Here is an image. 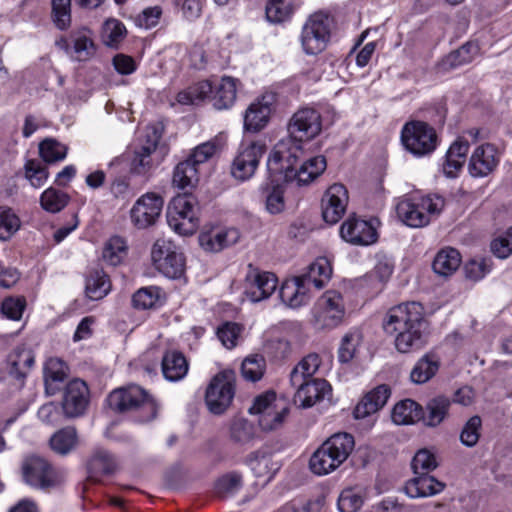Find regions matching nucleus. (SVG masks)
<instances>
[{
  "mask_svg": "<svg viewBox=\"0 0 512 512\" xmlns=\"http://www.w3.org/2000/svg\"><path fill=\"white\" fill-rule=\"evenodd\" d=\"M212 92V82L202 80L180 91L176 96V101L181 105H195L208 97L211 98Z\"/></svg>",
  "mask_w": 512,
  "mask_h": 512,
  "instance_id": "37",
  "label": "nucleus"
},
{
  "mask_svg": "<svg viewBox=\"0 0 512 512\" xmlns=\"http://www.w3.org/2000/svg\"><path fill=\"white\" fill-rule=\"evenodd\" d=\"M460 264V253L454 248H446L436 254L432 268L436 274L448 277L457 271Z\"/></svg>",
  "mask_w": 512,
  "mask_h": 512,
  "instance_id": "35",
  "label": "nucleus"
},
{
  "mask_svg": "<svg viewBox=\"0 0 512 512\" xmlns=\"http://www.w3.org/2000/svg\"><path fill=\"white\" fill-rule=\"evenodd\" d=\"M282 302L290 308H299L311 298V288L304 284L300 276L286 280L280 288Z\"/></svg>",
  "mask_w": 512,
  "mask_h": 512,
  "instance_id": "24",
  "label": "nucleus"
},
{
  "mask_svg": "<svg viewBox=\"0 0 512 512\" xmlns=\"http://www.w3.org/2000/svg\"><path fill=\"white\" fill-rule=\"evenodd\" d=\"M278 279L275 274L259 271L250 266L246 275L245 294L251 302H260L269 298L276 290Z\"/></svg>",
  "mask_w": 512,
  "mask_h": 512,
  "instance_id": "19",
  "label": "nucleus"
},
{
  "mask_svg": "<svg viewBox=\"0 0 512 512\" xmlns=\"http://www.w3.org/2000/svg\"><path fill=\"white\" fill-rule=\"evenodd\" d=\"M52 20L60 30L71 24V0H51Z\"/></svg>",
  "mask_w": 512,
  "mask_h": 512,
  "instance_id": "57",
  "label": "nucleus"
},
{
  "mask_svg": "<svg viewBox=\"0 0 512 512\" xmlns=\"http://www.w3.org/2000/svg\"><path fill=\"white\" fill-rule=\"evenodd\" d=\"M19 228L18 216L10 208L0 207V239H10Z\"/></svg>",
  "mask_w": 512,
  "mask_h": 512,
  "instance_id": "58",
  "label": "nucleus"
},
{
  "mask_svg": "<svg viewBox=\"0 0 512 512\" xmlns=\"http://www.w3.org/2000/svg\"><path fill=\"white\" fill-rule=\"evenodd\" d=\"M340 235L346 242L358 246L374 244L378 239L373 221L356 217H350L342 223Z\"/></svg>",
  "mask_w": 512,
  "mask_h": 512,
  "instance_id": "17",
  "label": "nucleus"
},
{
  "mask_svg": "<svg viewBox=\"0 0 512 512\" xmlns=\"http://www.w3.org/2000/svg\"><path fill=\"white\" fill-rule=\"evenodd\" d=\"M248 464L256 477L267 478V480H270L279 469L278 464L272 460V454L263 449L252 453Z\"/></svg>",
  "mask_w": 512,
  "mask_h": 512,
  "instance_id": "34",
  "label": "nucleus"
},
{
  "mask_svg": "<svg viewBox=\"0 0 512 512\" xmlns=\"http://www.w3.org/2000/svg\"><path fill=\"white\" fill-rule=\"evenodd\" d=\"M393 272V265L388 261H378L372 271L366 276L365 280L371 283L375 288H380L386 282Z\"/></svg>",
  "mask_w": 512,
  "mask_h": 512,
  "instance_id": "63",
  "label": "nucleus"
},
{
  "mask_svg": "<svg viewBox=\"0 0 512 512\" xmlns=\"http://www.w3.org/2000/svg\"><path fill=\"white\" fill-rule=\"evenodd\" d=\"M312 315L313 323L317 329L337 327L345 315L343 297L337 291H326L314 304Z\"/></svg>",
  "mask_w": 512,
  "mask_h": 512,
  "instance_id": "8",
  "label": "nucleus"
},
{
  "mask_svg": "<svg viewBox=\"0 0 512 512\" xmlns=\"http://www.w3.org/2000/svg\"><path fill=\"white\" fill-rule=\"evenodd\" d=\"M332 268L326 258H319L309 265L306 273L300 275L304 284L310 288L321 289L329 281Z\"/></svg>",
  "mask_w": 512,
  "mask_h": 512,
  "instance_id": "32",
  "label": "nucleus"
},
{
  "mask_svg": "<svg viewBox=\"0 0 512 512\" xmlns=\"http://www.w3.org/2000/svg\"><path fill=\"white\" fill-rule=\"evenodd\" d=\"M230 439L239 444H250L256 437V429L253 423L243 417H234L229 423Z\"/></svg>",
  "mask_w": 512,
  "mask_h": 512,
  "instance_id": "41",
  "label": "nucleus"
},
{
  "mask_svg": "<svg viewBox=\"0 0 512 512\" xmlns=\"http://www.w3.org/2000/svg\"><path fill=\"white\" fill-rule=\"evenodd\" d=\"M354 438L348 433H336L328 438L311 456V471L319 476L335 471L354 449Z\"/></svg>",
  "mask_w": 512,
  "mask_h": 512,
  "instance_id": "2",
  "label": "nucleus"
},
{
  "mask_svg": "<svg viewBox=\"0 0 512 512\" xmlns=\"http://www.w3.org/2000/svg\"><path fill=\"white\" fill-rule=\"evenodd\" d=\"M199 181V168L188 159L178 163L173 173V185L179 189L193 188Z\"/></svg>",
  "mask_w": 512,
  "mask_h": 512,
  "instance_id": "40",
  "label": "nucleus"
},
{
  "mask_svg": "<svg viewBox=\"0 0 512 512\" xmlns=\"http://www.w3.org/2000/svg\"><path fill=\"white\" fill-rule=\"evenodd\" d=\"M303 148L288 137L280 140L267 159V170L275 182H293Z\"/></svg>",
  "mask_w": 512,
  "mask_h": 512,
  "instance_id": "3",
  "label": "nucleus"
},
{
  "mask_svg": "<svg viewBox=\"0 0 512 512\" xmlns=\"http://www.w3.org/2000/svg\"><path fill=\"white\" fill-rule=\"evenodd\" d=\"M321 365L320 356L310 353L303 357L290 373L291 384H299L301 381L313 379Z\"/></svg>",
  "mask_w": 512,
  "mask_h": 512,
  "instance_id": "39",
  "label": "nucleus"
},
{
  "mask_svg": "<svg viewBox=\"0 0 512 512\" xmlns=\"http://www.w3.org/2000/svg\"><path fill=\"white\" fill-rule=\"evenodd\" d=\"M126 255V242L119 236L111 237L103 247L102 257L103 260L109 265L117 266L123 261Z\"/></svg>",
  "mask_w": 512,
  "mask_h": 512,
  "instance_id": "51",
  "label": "nucleus"
},
{
  "mask_svg": "<svg viewBox=\"0 0 512 512\" xmlns=\"http://www.w3.org/2000/svg\"><path fill=\"white\" fill-rule=\"evenodd\" d=\"M468 151L469 143L463 138H458L450 145L442 164L443 173L447 177L454 178L457 176L466 161Z\"/></svg>",
  "mask_w": 512,
  "mask_h": 512,
  "instance_id": "29",
  "label": "nucleus"
},
{
  "mask_svg": "<svg viewBox=\"0 0 512 512\" xmlns=\"http://www.w3.org/2000/svg\"><path fill=\"white\" fill-rule=\"evenodd\" d=\"M126 27L117 19H108L102 27L101 37L106 46L117 48L126 36Z\"/></svg>",
  "mask_w": 512,
  "mask_h": 512,
  "instance_id": "53",
  "label": "nucleus"
},
{
  "mask_svg": "<svg viewBox=\"0 0 512 512\" xmlns=\"http://www.w3.org/2000/svg\"><path fill=\"white\" fill-rule=\"evenodd\" d=\"M291 385L297 388L294 403L302 408L314 406L331 393V386L324 379H310Z\"/></svg>",
  "mask_w": 512,
  "mask_h": 512,
  "instance_id": "22",
  "label": "nucleus"
},
{
  "mask_svg": "<svg viewBox=\"0 0 512 512\" xmlns=\"http://www.w3.org/2000/svg\"><path fill=\"white\" fill-rule=\"evenodd\" d=\"M391 394L390 388L385 385H379L368 392L356 405L354 409V417L363 419L380 410L389 399Z\"/></svg>",
  "mask_w": 512,
  "mask_h": 512,
  "instance_id": "25",
  "label": "nucleus"
},
{
  "mask_svg": "<svg viewBox=\"0 0 512 512\" xmlns=\"http://www.w3.org/2000/svg\"><path fill=\"white\" fill-rule=\"evenodd\" d=\"M198 203L192 195H178L167 208V223L179 235L187 236L196 232L199 226Z\"/></svg>",
  "mask_w": 512,
  "mask_h": 512,
  "instance_id": "7",
  "label": "nucleus"
},
{
  "mask_svg": "<svg viewBox=\"0 0 512 512\" xmlns=\"http://www.w3.org/2000/svg\"><path fill=\"white\" fill-rule=\"evenodd\" d=\"M107 401L109 407L117 412L142 411L143 421L151 420L156 415L155 401L138 385L115 389L110 393Z\"/></svg>",
  "mask_w": 512,
  "mask_h": 512,
  "instance_id": "6",
  "label": "nucleus"
},
{
  "mask_svg": "<svg viewBox=\"0 0 512 512\" xmlns=\"http://www.w3.org/2000/svg\"><path fill=\"white\" fill-rule=\"evenodd\" d=\"M161 138V133L156 126H147L144 131L143 141L140 147L135 151L131 164V170L137 175L148 174L156 163L153 154L156 151Z\"/></svg>",
  "mask_w": 512,
  "mask_h": 512,
  "instance_id": "16",
  "label": "nucleus"
},
{
  "mask_svg": "<svg viewBox=\"0 0 512 512\" xmlns=\"http://www.w3.org/2000/svg\"><path fill=\"white\" fill-rule=\"evenodd\" d=\"M293 11L292 0H269L266 6V17L272 23H280L289 19Z\"/></svg>",
  "mask_w": 512,
  "mask_h": 512,
  "instance_id": "54",
  "label": "nucleus"
},
{
  "mask_svg": "<svg viewBox=\"0 0 512 512\" xmlns=\"http://www.w3.org/2000/svg\"><path fill=\"white\" fill-rule=\"evenodd\" d=\"M69 200L70 197L67 193L50 187L42 193L40 204L45 211L57 213L67 206Z\"/></svg>",
  "mask_w": 512,
  "mask_h": 512,
  "instance_id": "52",
  "label": "nucleus"
},
{
  "mask_svg": "<svg viewBox=\"0 0 512 512\" xmlns=\"http://www.w3.org/2000/svg\"><path fill=\"white\" fill-rule=\"evenodd\" d=\"M224 144V138L221 135L216 136L195 147L187 159L199 168L201 164L207 162L217 151L221 150Z\"/></svg>",
  "mask_w": 512,
  "mask_h": 512,
  "instance_id": "48",
  "label": "nucleus"
},
{
  "mask_svg": "<svg viewBox=\"0 0 512 512\" xmlns=\"http://www.w3.org/2000/svg\"><path fill=\"white\" fill-rule=\"evenodd\" d=\"M78 436L74 427H65L52 435L50 438L51 449L60 455L70 453L77 445Z\"/></svg>",
  "mask_w": 512,
  "mask_h": 512,
  "instance_id": "45",
  "label": "nucleus"
},
{
  "mask_svg": "<svg viewBox=\"0 0 512 512\" xmlns=\"http://www.w3.org/2000/svg\"><path fill=\"white\" fill-rule=\"evenodd\" d=\"M234 382L232 371H222L212 378L205 393V403L211 413L223 414L231 405L235 394Z\"/></svg>",
  "mask_w": 512,
  "mask_h": 512,
  "instance_id": "9",
  "label": "nucleus"
},
{
  "mask_svg": "<svg viewBox=\"0 0 512 512\" xmlns=\"http://www.w3.org/2000/svg\"><path fill=\"white\" fill-rule=\"evenodd\" d=\"M163 204V198L154 192L142 195L130 210L132 224L138 229H145L155 224L160 217Z\"/></svg>",
  "mask_w": 512,
  "mask_h": 512,
  "instance_id": "15",
  "label": "nucleus"
},
{
  "mask_svg": "<svg viewBox=\"0 0 512 512\" xmlns=\"http://www.w3.org/2000/svg\"><path fill=\"white\" fill-rule=\"evenodd\" d=\"M243 486V475L237 471H231L220 476L214 485L215 493L221 498L235 496Z\"/></svg>",
  "mask_w": 512,
  "mask_h": 512,
  "instance_id": "46",
  "label": "nucleus"
},
{
  "mask_svg": "<svg viewBox=\"0 0 512 512\" xmlns=\"http://www.w3.org/2000/svg\"><path fill=\"white\" fill-rule=\"evenodd\" d=\"M348 191L342 184H333L322 198V217L326 223L336 224L345 214Z\"/></svg>",
  "mask_w": 512,
  "mask_h": 512,
  "instance_id": "20",
  "label": "nucleus"
},
{
  "mask_svg": "<svg viewBox=\"0 0 512 512\" xmlns=\"http://www.w3.org/2000/svg\"><path fill=\"white\" fill-rule=\"evenodd\" d=\"M326 169V159L324 156H315L303 162L296 169L294 181L298 185H306L320 176Z\"/></svg>",
  "mask_w": 512,
  "mask_h": 512,
  "instance_id": "38",
  "label": "nucleus"
},
{
  "mask_svg": "<svg viewBox=\"0 0 512 512\" xmlns=\"http://www.w3.org/2000/svg\"><path fill=\"white\" fill-rule=\"evenodd\" d=\"M363 335L359 329L349 330L342 338L338 349V360L349 363L355 356L362 343Z\"/></svg>",
  "mask_w": 512,
  "mask_h": 512,
  "instance_id": "47",
  "label": "nucleus"
},
{
  "mask_svg": "<svg viewBox=\"0 0 512 512\" xmlns=\"http://www.w3.org/2000/svg\"><path fill=\"white\" fill-rule=\"evenodd\" d=\"M482 427V420L479 416H472L464 425L460 441L467 447H473L477 444L480 437V430Z\"/></svg>",
  "mask_w": 512,
  "mask_h": 512,
  "instance_id": "62",
  "label": "nucleus"
},
{
  "mask_svg": "<svg viewBox=\"0 0 512 512\" xmlns=\"http://www.w3.org/2000/svg\"><path fill=\"white\" fill-rule=\"evenodd\" d=\"M66 374V364L59 358H50L44 367V380L47 390L51 389L53 384L63 382Z\"/></svg>",
  "mask_w": 512,
  "mask_h": 512,
  "instance_id": "55",
  "label": "nucleus"
},
{
  "mask_svg": "<svg viewBox=\"0 0 512 512\" xmlns=\"http://www.w3.org/2000/svg\"><path fill=\"white\" fill-rule=\"evenodd\" d=\"M439 362L434 355L426 354L414 365L410 378L413 383L424 384L428 382L438 371Z\"/></svg>",
  "mask_w": 512,
  "mask_h": 512,
  "instance_id": "43",
  "label": "nucleus"
},
{
  "mask_svg": "<svg viewBox=\"0 0 512 512\" xmlns=\"http://www.w3.org/2000/svg\"><path fill=\"white\" fill-rule=\"evenodd\" d=\"M265 152L266 145L260 141L242 142L232 162L231 175L240 181L249 180Z\"/></svg>",
  "mask_w": 512,
  "mask_h": 512,
  "instance_id": "12",
  "label": "nucleus"
},
{
  "mask_svg": "<svg viewBox=\"0 0 512 512\" xmlns=\"http://www.w3.org/2000/svg\"><path fill=\"white\" fill-rule=\"evenodd\" d=\"M322 130L320 113L309 107L296 111L288 123V138L295 143L308 142L318 136Z\"/></svg>",
  "mask_w": 512,
  "mask_h": 512,
  "instance_id": "13",
  "label": "nucleus"
},
{
  "mask_svg": "<svg viewBox=\"0 0 512 512\" xmlns=\"http://www.w3.org/2000/svg\"><path fill=\"white\" fill-rule=\"evenodd\" d=\"M114 469V458L104 449H97L88 463V472L91 478L112 473Z\"/></svg>",
  "mask_w": 512,
  "mask_h": 512,
  "instance_id": "49",
  "label": "nucleus"
},
{
  "mask_svg": "<svg viewBox=\"0 0 512 512\" xmlns=\"http://www.w3.org/2000/svg\"><path fill=\"white\" fill-rule=\"evenodd\" d=\"M363 501V488L359 486L348 487L340 493L337 505L340 512H356L363 505Z\"/></svg>",
  "mask_w": 512,
  "mask_h": 512,
  "instance_id": "50",
  "label": "nucleus"
},
{
  "mask_svg": "<svg viewBox=\"0 0 512 512\" xmlns=\"http://www.w3.org/2000/svg\"><path fill=\"white\" fill-rule=\"evenodd\" d=\"M33 364V352L28 348L18 346L8 356V373L13 378L22 381Z\"/></svg>",
  "mask_w": 512,
  "mask_h": 512,
  "instance_id": "30",
  "label": "nucleus"
},
{
  "mask_svg": "<svg viewBox=\"0 0 512 512\" xmlns=\"http://www.w3.org/2000/svg\"><path fill=\"white\" fill-rule=\"evenodd\" d=\"M162 372L168 381L181 380L188 372V363L183 354L177 351L167 352L162 359Z\"/></svg>",
  "mask_w": 512,
  "mask_h": 512,
  "instance_id": "33",
  "label": "nucleus"
},
{
  "mask_svg": "<svg viewBox=\"0 0 512 512\" xmlns=\"http://www.w3.org/2000/svg\"><path fill=\"white\" fill-rule=\"evenodd\" d=\"M491 251L500 259L512 254V227L491 242Z\"/></svg>",
  "mask_w": 512,
  "mask_h": 512,
  "instance_id": "64",
  "label": "nucleus"
},
{
  "mask_svg": "<svg viewBox=\"0 0 512 512\" xmlns=\"http://www.w3.org/2000/svg\"><path fill=\"white\" fill-rule=\"evenodd\" d=\"M265 360L261 356L247 357L241 366L242 376L249 381L256 382L263 376Z\"/></svg>",
  "mask_w": 512,
  "mask_h": 512,
  "instance_id": "61",
  "label": "nucleus"
},
{
  "mask_svg": "<svg viewBox=\"0 0 512 512\" xmlns=\"http://www.w3.org/2000/svg\"><path fill=\"white\" fill-rule=\"evenodd\" d=\"M451 402L449 398L438 395L431 398L422 408L421 419L426 426L436 427L440 425L448 415Z\"/></svg>",
  "mask_w": 512,
  "mask_h": 512,
  "instance_id": "31",
  "label": "nucleus"
},
{
  "mask_svg": "<svg viewBox=\"0 0 512 512\" xmlns=\"http://www.w3.org/2000/svg\"><path fill=\"white\" fill-rule=\"evenodd\" d=\"M111 289L108 276L101 270H95L86 279L85 292L89 299L100 300L104 298Z\"/></svg>",
  "mask_w": 512,
  "mask_h": 512,
  "instance_id": "44",
  "label": "nucleus"
},
{
  "mask_svg": "<svg viewBox=\"0 0 512 512\" xmlns=\"http://www.w3.org/2000/svg\"><path fill=\"white\" fill-rule=\"evenodd\" d=\"M240 233L235 228L211 230L199 235L200 246L208 252H219L238 242Z\"/></svg>",
  "mask_w": 512,
  "mask_h": 512,
  "instance_id": "27",
  "label": "nucleus"
},
{
  "mask_svg": "<svg viewBox=\"0 0 512 512\" xmlns=\"http://www.w3.org/2000/svg\"><path fill=\"white\" fill-rule=\"evenodd\" d=\"M404 147L415 156H424L436 148L437 136L432 127L421 121H411L401 131Z\"/></svg>",
  "mask_w": 512,
  "mask_h": 512,
  "instance_id": "10",
  "label": "nucleus"
},
{
  "mask_svg": "<svg viewBox=\"0 0 512 512\" xmlns=\"http://www.w3.org/2000/svg\"><path fill=\"white\" fill-rule=\"evenodd\" d=\"M415 475L416 476L410 479L404 487L406 495L412 499L430 497L439 494L445 488L443 482L438 481L427 473Z\"/></svg>",
  "mask_w": 512,
  "mask_h": 512,
  "instance_id": "26",
  "label": "nucleus"
},
{
  "mask_svg": "<svg viewBox=\"0 0 512 512\" xmlns=\"http://www.w3.org/2000/svg\"><path fill=\"white\" fill-rule=\"evenodd\" d=\"M152 260L155 268L169 279H179L185 272V258L172 242L158 239L152 248Z\"/></svg>",
  "mask_w": 512,
  "mask_h": 512,
  "instance_id": "11",
  "label": "nucleus"
},
{
  "mask_svg": "<svg viewBox=\"0 0 512 512\" xmlns=\"http://www.w3.org/2000/svg\"><path fill=\"white\" fill-rule=\"evenodd\" d=\"M41 158L47 163H54L65 159L67 147L54 139H45L39 145Z\"/></svg>",
  "mask_w": 512,
  "mask_h": 512,
  "instance_id": "56",
  "label": "nucleus"
},
{
  "mask_svg": "<svg viewBox=\"0 0 512 512\" xmlns=\"http://www.w3.org/2000/svg\"><path fill=\"white\" fill-rule=\"evenodd\" d=\"M237 82L235 78L230 76H224L212 82L211 100L217 110H226L234 105L237 97Z\"/></svg>",
  "mask_w": 512,
  "mask_h": 512,
  "instance_id": "28",
  "label": "nucleus"
},
{
  "mask_svg": "<svg viewBox=\"0 0 512 512\" xmlns=\"http://www.w3.org/2000/svg\"><path fill=\"white\" fill-rule=\"evenodd\" d=\"M479 52V47L476 43L467 42L459 49L450 53L447 57V62L450 66L456 67L471 62Z\"/></svg>",
  "mask_w": 512,
  "mask_h": 512,
  "instance_id": "59",
  "label": "nucleus"
},
{
  "mask_svg": "<svg viewBox=\"0 0 512 512\" xmlns=\"http://www.w3.org/2000/svg\"><path fill=\"white\" fill-rule=\"evenodd\" d=\"M288 413L287 405L280 400L271 408L260 413L258 416V423L263 431H272L278 429L284 421Z\"/></svg>",
  "mask_w": 512,
  "mask_h": 512,
  "instance_id": "42",
  "label": "nucleus"
},
{
  "mask_svg": "<svg viewBox=\"0 0 512 512\" xmlns=\"http://www.w3.org/2000/svg\"><path fill=\"white\" fill-rule=\"evenodd\" d=\"M422 407L412 399L398 402L392 410V420L398 425H409L421 419Z\"/></svg>",
  "mask_w": 512,
  "mask_h": 512,
  "instance_id": "36",
  "label": "nucleus"
},
{
  "mask_svg": "<svg viewBox=\"0 0 512 512\" xmlns=\"http://www.w3.org/2000/svg\"><path fill=\"white\" fill-rule=\"evenodd\" d=\"M277 97L274 92H265L247 108L244 115V128L247 131L258 132L268 123Z\"/></svg>",
  "mask_w": 512,
  "mask_h": 512,
  "instance_id": "18",
  "label": "nucleus"
},
{
  "mask_svg": "<svg viewBox=\"0 0 512 512\" xmlns=\"http://www.w3.org/2000/svg\"><path fill=\"white\" fill-rule=\"evenodd\" d=\"M333 18L324 12L311 14L304 22L299 41L307 55H317L324 51L332 37Z\"/></svg>",
  "mask_w": 512,
  "mask_h": 512,
  "instance_id": "4",
  "label": "nucleus"
},
{
  "mask_svg": "<svg viewBox=\"0 0 512 512\" xmlns=\"http://www.w3.org/2000/svg\"><path fill=\"white\" fill-rule=\"evenodd\" d=\"M23 475L30 486L47 489L60 483L58 473L49 462L38 455H30L23 462Z\"/></svg>",
  "mask_w": 512,
  "mask_h": 512,
  "instance_id": "14",
  "label": "nucleus"
},
{
  "mask_svg": "<svg viewBox=\"0 0 512 512\" xmlns=\"http://www.w3.org/2000/svg\"><path fill=\"white\" fill-rule=\"evenodd\" d=\"M444 208V199L433 195L419 198H406L396 206L398 218L407 226L420 228L429 224L431 216L438 215Z\"/></svg>",
  "mask_w": 512,
  "mask_h": 512,
  "instance_id": "5",
  "label": "nucleus"
},
{
  "mask_svg": "<svg viewBox=\"0 0 512 512\" xmlns=\"http://www.w3.org/2000/svg\"><path fill=\"white\" fill-rule=\"evenodd\" d=\"M500 162V154L492 144H483L472 153L468 170L472 177H486L492 173Z\"/></svg>",
  "mask_w": 512,
  "mask_h": 512,
  "instance_id": "23",
  "label": "nucleus"
},
{
  "mask_svg": "<svg viewBox=\"0 0 512 512\" xmlns=\"http://www.w3.org/2000/svg\"><path fill=\"white\" fill-rule=\"evenodd\" d=\"M387 334L395 336V347L401 353L420 349L424 344L425 328L423 307L409 302L392 307L383 320Z\"/></svg>",
  "mask_w": 512,
  "mask_h": 512,
  "instance_id": "1",
  "label": "nucleus"
},
{
  "mask_svg": "<svg viewBox=\"0 0 512 512\" xmlns=\"http://www.w3.org/2000/svg\"><path fill=\"white\" fill-rule=\"evenodd\" d=\"M159 299V288L155 286L140 288L132 297V305L137 309H150Z\"/></svg>",
  "mask_w": 512,
  "mask_h": 512,
  "instance_id": "60",
  "label": "nucleus"
},
{
  "mask_svg": "<svg viewBox=\"0 0 512 512\" xmlns=\"http://www.w3.org/2000/svg\"><path fill=\"white\" fill-rule=\"evenodd\" d=\"M89 402V390L86 383L80 379L70 381L64 391L62 408L67 417L82 415Z\"/></svg>",
  "mask_w": 512,
  "mask_h": 512,
  "instance_id": "21",
  "label": "nucleus"
}]
</instances>
